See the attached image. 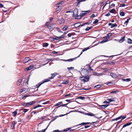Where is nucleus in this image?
Returning a JSON list of instances; mask_svg holds the SVG:
<instances>
[{
  "label": "nucleus",
  "mask_w": 132,
  "mask_h": 132,
  "mask_svg": "<svg viewBox=\"0 0 132 132\" xmlns=\"http://www.w3.org/2000/svg\"><path fill=\"white\" fill-rule=\"evenodd\" d=\"M51 38L52 39H53L54 40H58L60 39L59 37H52Z\"/></svg>",
  "instance_id": "obj_38"
},
{
  "label": "nucleus",
  "mask_w": 132,
  "mask_h": 132,
  "mask_svg": "<svg viewBox=\"0 0 132 132\" xmlns=\"http://www.w3.org/2000/svg\"><path fill=\"white\" fill-rule=\"evenodd\" d=\"M78 14V9H75L73 12V17L75 16V15H77Z\"/></svg>",
  "instance_id": "obj_7"
},
{
  "label": "nucleus",
  "mask_w": 132,
  "mask_h": 132,
  "mask_svg": "<svg viewBox=\"0 0 132 132\" xmlns=\"http://www.w3.org/2000/svg\"><path fill=\"white\" fill-rule=\"evenodd\" d=\"M106 103V104L100 105V106H101V107L103 108H106L107 106H108L109 105V102H108L106 101H105L103 102V103Z\"/></svg>",
  "instance_id": "obj_3"
},
{
  "label": "nucleus",
  "mask_w": 132,
  "mask_h": 132,
  "mask_svg": "<svg viewBox=\"0 0 132 132\" xmlns=\"http://www.w3.org/2000/svg\"><path fill=\"white\" fill-rule=\"evenodd\" d=\"M69 82L68 80L63 81L62 84H68Z\"/></svg>",
  "instance_id": "obj_31"
},
{
  "label": "nucleus",
  "mask_w": 132,
  "mask_h": 132,
  "mask_svg": "<svg viewBox=\"0 0 132 132\" xmlns=\"http://www.w3.org/2000/svg\"><path fill=\"white\" fill-rule=\"evenodd\" d=\"M48 45V44L47 43H45L44 45V46L45 47H47Z\"/></svg>",
  "instance_id": "obj_58"
},
{
  "label": "nucleus",
  "mask_w": 132,
  "mask_h": 132,
  "mask_svg": "<svg viewBox=\"0 0 132 132\" xmlns=\"http://www.w3.org/2000/svg\"><path fill=\"white\" fill-rule=\"evenodd\" d=\"M119 92V91L118 90H114L112 91H111L110 92V93H116V92Z\"/></svg>",
  "instance_id": "obj_48"
},
{
  "label": "nucleus",
  "mask_w": 132,
  "mask_h": 132,
  "mask_svg": "<svg viewBox=\"0 0 132 132\" xmlns=\"http://www.w3.org/2000/svg\"><path fill=\"white\" fill-rule=\"evenodd\" d=\"M50 81V80L48 79H44V80L41 82L37 84L35 86L36 88H39L43 84Z\"/></svg>",
  "instance_id": "obj_2"
},
{
  "label": "nucleus",
  "mask_w": 132,
  "mask_h": 132,
  "mask_svg": "<svg viewBox=\"0 0 132 132\" xmlns=\"http://www.w3.org/2000/svg\"><path fill=\"white\" fill-rule=\"evenodd\" d=\"M36 102L35 101H32L26 103L27 105H28L29 106H31L33 105Z\"/></svg>",
  "instance_id": "obj_9"
},
{
  "label": "nucleus",
  "mask_w": 132,
  "mask_h": 132,
  "mask_svg": "<svg viewBox=\"0 0 132 132\" xmlns=\"http://www.w3.org/2000/svg\"><path fill=\"white\" fill-rule=\"evenodd\" d=\"M110 75L113 78H116V75L112 73H110Z\"/></svg>",
  "instance_id": "obj_20"
},
{
  "label": "nucleus",
  "mask_w": 132,
  "mask_h": 132,
  "mask_svg": "<svg viewBox=\"0 0 132 132\" xmlns=\"http://www.w3.org/2000/svg\"><path fill=\"white\" fill-rule=\"evenodd\" d=\"M12 113L13 114V115L14 116H15L17 114V111H15L14 112H13Z\"/></svg>",
  "instance_id": "obj_40"
},
{
  "label": "nucleus",
  "mask_w": 132,
  "mask_h": 132,
  "mask_svg": "<svg viewBox=\"0 0 132 132\" xmlns=\"http://www.w3.org/2000/svg\"><path fill=\"white\" fill-rule=\"evenodd\" d=\"M30 76L29 75L28 76V78H27V80L26 83L27 84V85L28 84V82H29V79H30Z\"/></svg>",
  "instance_id": "obj_54"
},
{
  "label": "nucleus",
  "mask_w": 132,
  "mask_h": 132,
  "mask_svg": "<svg viewBox=\"0 0 132 132\" xmlns=\"http://www.w3.org/2000/svg\"><path fill=\"white\" fill-rule=\"evenodd\" d=\"M86 14V13L84 11H82L81 12L80 14V16H81L82 18L84 15Z\"/></svg>",
  "instance_id": "obj_10"
},
{
  "label": "nucleus",
  "mask_w": 132,
  "mask_h": 132,
  "mask_svg": "<svg viewBox=\"0 0 132 132\" xmlns=\"http://www.w3.org/2000/svg\"><path fill=\"white\" fill-rule=\"evenodd\" d=\"M31 60V59L29 57H26L22 61V62L23 63H26L28 62Z\"/></svg>",
  "instance_id": "obj_4"
},
{
  "label": "nucleus",
  "mask_w": 132,
  "mask_h": 132,
  "mask_svg": "<svg viewBox=\"0 0 132 132\" xmlns=\"http://www.w3.org/2000/svg\"><path fill=\"white\" fill-rule=\"evenodd\" d=\"M28 109H24L23 111L24 112L26 113L28 111Z\"/></svg>",
  "instance_id": "obj_63"
},
{
  "label": "nucleus",
  "mask_w": 132,
  "mask_h": 132,
  "mask_svg": "<svg viewBox=\"0 0 132 132\" xmlns=\"http://www.w3.org/2000/svg\"><path fill=\"white\" fill-rule=\"evenodd\" d=\"M33 65H30L29 67H28L26 68L25 69V70L26 71H27L29 70H30L32 68H33Z\"/></svg>",
  "instance_id": "obj_12"
},
{
  "label": "nucleus",
  "mask_w": 132,
  "mask_h": 132,
  "mask_svg": "<svg viewBox=\"0 0 132 132\" xmlns=\"http://www.w3.org/2000/svg\"><path fill=\"white\" fill-rule=\"evenodd\" d=\"M122 117V116H119V117L118 118H116V119H112V121H114L117 120H119V119H120Z\"/></svg>",
  "instance_id": "obj_16"
},
{
  "label": "nucleus",
  "mask_w": 132,
  "mask_h": 132,
  "mask_svg": "<svg viewBox=\"0 0 132 132\" xmlns=\"http://www.w3.org/2000/svg\"><path fill=\"white\" fill-rule=\"evenodd\" d=\"M125 13L124 12L122 11L120 12V15L121 16H123L125 15Z\"/></svg>",
  "instance_id": "obj_37"
},
{
  "label": "nucleus",
  "mask_w": 132,
  "mask_h": 132,
  "mask_svg": "<svg viewBox=\"0 0 132 132\" xmlns=\"http://www.w3.org/2000/svg\"><path fill=\"white\" fill-rule=\"evenodd\" d=\"M75 58L71 59H68L65 60V61H69V62H72V61L74 60Z\"/></svg>",
  "instance_id": "obj_39"
},
{
  "label": "nucleus",
  "mask_w": 132,
  "mask_h": 132,
  "mask_svg": "<svg viewBox=\"0 0 132 132\" xmlns=\"http://www.w3.org/2000/svg\"><path fill=\"white\" fill-rule=\"evenodd\" d=\"M56 30L57 31L59 32L60 33H62V32L61 31H60V29L58 27H56Z\"/></svg>",
  "instance_id": "obj_41"
},
{
  "label": "nucleus",
  "mask_w": 132,
  "mask_h": 132,
  "mask_svg": "<svg viewBox=\"0 0 132 132\" xmlns=\"http://www.w3.org/2000/svg\"><path fill=\"white\" fill-rule=\"evenodd\" d=\"M52 132H62V131L59 130L58 129H57L53 130Z\"/></svg>",
  "instance_id": "obj_46"
},
{
  "label": "nucleus",
  "mask_w": 132,
  "mask_h": 132,
  "mask_svg": "<svg viewBox=\"0 0 132 132\" xmlns=\"http://www.w3.org/2000/svg\"><path fill=\"white\" fill-rule=\"evenodd\" d=\"M122 80L123 81H126V82H128V81H131V79L130 78H127L126 79H122Z\"/></svg>",
  "instance_id": "obj_21"
},
{
  "label": "nucleus",
  "mask_w": 132,
  "mask_h": 132,
  "mask_svg": "<svg viewBox=\"0 0 132 132\" xmlns=\"http://www.w3.org/2000/svg\"><path fill=\"white\" fill-rule=\"evenodd\" d=\"M132 124V122H128L126 123L127 126H129Z\"/></svg>",
  "instance_id": "obj_59"
},
{
  "label": "nucleus",
  "mask_w": 132,
  "mask_h": 132,
  "mask_svg": "<svg viewBox=\"0 0 132 132\" xmlns=\"http://www.w3.org/2000/svg\"><path fill=\"white\" fill-rule=\"evenodd\" d=\"M101 85H98L94 87V88H99L101 87Z\"/></svg>",
  "instance_id": "obj_44"
},
{
  "label": "nucleus",
  "mask_w": 132,
  "mask_h": 132,
  "mask_svg": "<svg viewBox=\"0 0 132 132\" xmlns=\"http://www.w3.org/2000/svg\"><path fill=\"white\" fill-rule=\"evenodd\" d=\"M73 25L75 28H77L80 26V23H76L75 24Z\"/></svg>",
  "instance_id": "obj_15"
},
{
  "label": "nucleus",
  "mask_w": 132,
  "mask_h": 132,
  "mask_svg": "<svg viewBox=\"0 0 132 132\" xmlns=\"http://www.w3.org/2000/svg\"><path fill=\"white\" fill-rule=\"evenodd\" d=\"M91 123L87 122H82L80 124H79V125H76L75 126H77L80 125H88Z\"/></svg>",
  "instance_id": "obj_11"
},
{
  "label": "nucleus",
  "mask_w": 132,
  "mask_h": 132,
  "mask_svg": "<svg viewBox=\"0 0 132 132\" xmlns=\"http://www.w3.org/2000/svg\"><path fill=\"white\" fill-rule=\"evenodd\" d=\"M117 25L116 23H114L113 24H112V26L111 27V28H112L114 27H117Z\"/></svg>",
  "instance_id": "obj_29"
},
{
  "label": "nucleus",
  "mask_w": 132,
  "mask_h": 132,
  "mask_svg": "<svg viewBox=\"0 0 132 132\" xmlns=\"http://www.w3.org/2000/svg\"><path fill=\"white\" fill-rule=\"evenodd\" d=\"M76 16V17L75 18V19H79L82 18V17L80 16V14L79 15H78V14L77 15H75V17Z\"/></svg>",
  "instance_id": "obj_25"
},
{
  "label": "nucleus",
  "mask_w": 132,
  "mask_h": 132,
  "mask_svg": "<svg viewBox=\"0 0 132 132\" xmlns=\"http://www.w3.org/2000/svg\"><path fill=\"white\" fill-rule=\"evenodd\" d=\"M43 106L39 105V104H38L36 106L34 107V108L33 109H35L38 108L40 107H42Z\"/></svg>",
  "instance_id": "obj_27"
},
{
  "label": "nucleus",
  "mask_w": 132,
  "mask_h": 132,
  "mask_svg": "<svg viewBox=\"0 0 132 132\" xmlns=\"http://www.w3.org/2000/svg\"><path fill=\"white\" fill-rule=\"evenodd\" d=\"M49 125H48L45 129L42 130L41 132H45L46 131V130L47 129V128L49 126Z\"/></svg>",
  "instance_id": "obj_50"
},
{
  "label": "nucleus",
  "mask_w": 132,
  "mask_h": 132,
  "mask_svg": "<svg viewBox=\"0 0 132 132\" xmlns=\"http://www.w3.org/2000/svg\"><path fill=\"white\" fill-rule=\"evenodd\" d=\"M78 99H80L82 100H84L85 97L84 96H79L77 97Z\"/></svg>",
  "instance_id": "obj_32"
},
{
  "label": "nucleus",
  "mask_w": 132,
  "mask_h": 132,
  "mask_svg": "<svg viewBox=\"0 0 132 132\" xmlns=\"http://www.w3.org/2000/svg\"><path fill=\"white\" fill-rule=\"evenodd\" d=\"M77 129H78L77 130H80V131H82L85 130V128H82L81 127H78Z\"/></svg>",
  "instance_id": "obj_17"
},
{
  "label": "nucleus",
  "mask_w": 132,
  "mask_h": 132,
  "mask_svg": "<svg viewBox=\"0 0 132 132\" xmlns=\"http://www.w3.org/2000/svg\"><path fill=\"white\" fill-rule=\"evenodd\" d=\"M53 25V24H51L49 25L47 27L49 29H53V27H52V26Z\"/></svg>",
  "instance_id": "obj_19"
},
{
  "label": "nucleus",
  "mask_w": 132,
  "mask_h": 132,
  "mask_svg": "<svg viewBox=\"0 0 132 132\" xmlns=\"http://www.w3.org/2000/svg\"><path fill=\"white\" fill-rule=\"evenodd\" d=\"M108 40H107V39L104 40H103L102 41H101L100 42V43H101L102 44L106 42H108Z\"/></svg>",
  "instance_id": "obj_34"
},
{
  "label": "nucleus",
  "mask_w": 132,
  "mask_h": 132,
  "mask_svg": "<svg viewBox=\"0 0 132 132\" xmlns=\"http://www.w3.org/2000/svg\"><path fill=\"white\" fill-rule=\"evenodd\" d=\"M125 36H122V37L121 39H120V40H119V42L120 43H122L123 41L125 40Z\"/></svg>",
  "instance_id": "obj_13"
},
{
  "label": "nucleus",
  "mask_w": 132,
  "mask_h": 132,
  "mask_svg": "<svg viewBox=\"0 0 132 132\" xmlns=\"http://www.w3.org/2000/svg\"><path fill=\"white\" fill-rule=\"evenodd\" d=\"M86 1V0H80V1L78 2L77 3V6L78 7H80V3L81 2H85Z\"/></svg>",
  "instance_id": "obj_18"
},
{
  "label": "nucleus",
  "mask_w": 132,
  "mask_h": 132,
  "mask_svg": "<svg viewBox=\"0 0 132 132\" xmlns=\"http://www.w3.org/2000/svg\"><path fill=\"white\" fill-rule=\"evenodd\" d=\"M82 72L84 73L85 75H86L88 74L89 73V71L87 69H85Z\"/></svg>",
  "instance_id": "obj_14"
},
{
  "label": "nucleus",
  "mask_w": 132,
  "mask_h": 132,
  "mask_svg": "<svg viewBox=\"0 0 132 132\" xmlns=\"http://www.w3.org/2000/svg\"><path fill=\"white\" fill-rule=\"evenodd\" d=\"M131 19V18H129L127 19V20L125 21V22L124 23V24H126V25L127 26L128 24V23L129 22V20H130V19Z\"/></svg>",
  "instance_id": "obj_23"
},
{
  "label": "nucleus",
  "mask_w": 132,
  "mask_h": 132,
  "mask_svg": "<svg viewBox=\"0 0 132 132\" xmlns=\"http://www.w3.org/2000/svg\"><path fill=\"white\" fill-rule=\"evenodd\" d=\"M98 22V20L97 19L95 20L93 22V24H96Z\"/></svg>",
  "instance_id": "obj_43"
},
{
  "label": "nucleus",
  "mask_w": 132,
  "mask_h": 132,
  "mask_svg": "<svg viewBox=\"0 0 132 132\" xmlns=\"http://www.w3.org/2000/svg\"><path fill=\"white\" fill-rule=\"evenodd\" d=\"M62 103V102H60L54 105L55 106H58Z\"/></svg>",
  "instance_id": "obj_42"
},
{
  "label": "nucleus",
  "mask_w": 132,
  "mask_h": 132,
  "mask_svg": "<svg viewBox=\"0 0 132 132\" xmlns=\"http://www.w3.org/2000/svg\"><path fill=\"white\" fill-rule=\"evenodd\" d=\"M57 75V73H52L51 74V76L50 77H49L48 78V79L50 80V79H53Z\"/></svg>",
  "instance_id": "obj_8"
},
{
  "label": "nucleus",
  "mask_w": 132,
  "mask_h": 132,
  "mask_svg": "<svg viewBox=\"0 0 132 132\" xmlns=\"http://www.w3.org/2000/svg\"><path fill=\"white\" fill-rule=\"evenodd\" d=\"M17 123V122L15 121H12V125L11 127V128L12 129H14L15 125Z\"/></svg>",
  "instance_id": "obj_6"
},
{
  "label": "nucleus",
  "mask_w": 132,
  "mask_h": 132,
  "mask_svg": "<svg viewBox=\"0 0 132 132\" xmlns=\"http://www.w3.org/2000/svg\"><path fill=\"white\" fill-rule=\"evenodd\" d=\"M47 61H48V62L47 63H48L49 62H50V61H53V60H52L51 59H47Z\"/></svg>",
  "instance_id": "obj_60"
},
{
  "label": "nucleus",
  "mask_w": 132,
  "mask_h": 132,
  "mask_svg": "<svg viewBox=\"0 0 132 132\" xmlns=\"http://www.w3.org/2000/svg\"><path fill=\"white\" fill-rule=\"evenodd\" d=\"M68 104V103H67L66 104H62V105H60V106H66L67 107V108H69V107L67 106V105Z\"/></svg>",
  "instance_id": "obj_36"
},
{
  "label": "nucleus",
  "mask_w": 132,
  "mask_h": 132,
  "mask_svg": "<svg viewBox=\"0 0 132 132\" xmlns=\"http://www.w3.org/2000/svg\"><path fill=\"white\" fill-rule=\"evenodd\" d=\"M112 35V34L111 33H110L108 34L107 35L108 37L106 38V39H109L110 38V37Z\"/></svg>",
  "instance_id": "obj_22"
},
{
  "label": "nucleus",
  "mask_w": 132,
  "mask_h": 132,
  "mask_svg": "<svg viewBox=\"0 0 132 132\" xmlns=\"http://www.w3.org/2000/svg\"><path fill=\"white\" fill-rule=\"evenodd\" d=\"M25 88H22V89H21L20 90V93H22L23 92L25 91Z\"/></svg>",
  "instance_id": "obj_55"
},
{
  "label": "nucleus",
  "mask_w": 132,
  "mask_h": 132,
  "mask_svg": "<svg viewBox=\"0 0 132 132\" xmlns=\"http://www.w3.org/2000/svg\"><path fill=\"white\" fill-rule=\"evenodd\" d=\"M91 22L90 21H88L87 22L85 23V24H86L88 25L91 23Z\"/></svg>",
  "instance_id": "obj_64"
},
{
  "label": "nucleus",
  "mask_w": 132,
  "mask_h": 132,
  "mask_svg": "<svg viewBox=\"0 0 132 132\" xmlns=\"http://www.w3.org/2000/svg\"><path fill=\"white\" fill-rule=\"evenodd\" d=\"M116 11V10L114 9H112L110 10L109 11V12L110 13H114V12Z\"/></svg>",
  "instance_id": "obj_28"
},
{
  "label": "nucleus",
  "mask_w": 132,
  "mask_h": 132,
  "mask_svg": "<svg viewBox=\"0 0 132 132\" xmlns=\"http://www.w3.org/2000/svg\"><path fill=\"white\" fill-rule=\"evenodd\" d=\"M110 15V13L108 12V13L106 14L105 16H109Z\"/></svg>",
  "instance_id": "obj_62"
},
{
  "label": "nucleus",
  "mask_w": 132,
  "mask_h": 132,
  "mask_svg": "<svg viewBox=\"0 0 132 132\" xmlns=\"http://www.w3.org/2000/svg\"><path fill=\"white\" fill-rule=\"evenodd\" d=\"M93 27L92 26H91L90 27H88L87 26V28L85 29V30L86 31H88L89 30L93 28Z\"/></svg>",
  "instance_id": "obj_24"
},
{
  "label": "nucleus",
  "mask_w": 132,
  "mask_h": 132,
  "mask_svg": "<svg viewBox=\"0 0 132 132\" xmlns=\"http://www.w3.org/2000/svg\"><path fill=\"white\" fill-rule=\"evenodd\" d=\"M74 68L73 67H68L67 68V69L68 70H70L71 69H73Z\"/></svg>",
  "instance_id": "obj_61"
},
{
  "label": "nucleus",
  "mask_w": 132,
  "mask_h": 132,
  "mask_svg": "<svg viewBox=\"0 0 132 132\" xmlns=\"http://www.w3.org/2000/svg\"><path fill=\"white\" fill-rule=\"evenodd\" d=\"M57 5H56V6L58 7V9H59L58 10H57V9H56V11H59V12L61 10V7L60 6H59V5H57Z\"/></svg>",
  "instance_id": "obj_26"
},
{
  "label": "nucleus",
  "mask_w": 132,
  "mask_h": 132,
  "mask_svg": "<svg viewBox=\"0 0 132 132\" xmlns=\"http://www.w3.org/2000/svg\"><path fill=\"white\" fill-rule=\"evenodd\" d=\"M89 78L88 76L86 75L84 77H80V80L84 82H87L89 81Z\"/></svg>",
  "instance_id": "obj_1"
},
{
  "label": "nucleus",
  "mask_w": 132,
  "mask_h": 132,
  "mask_svg": "<svg viewBox=\"0 0 132 132\" xmlns=\"http://www.w3.org/2000/svg\"><path fill=\"white\" fill-rule=\"evenodd\" d=\"M64 1H61L60 2H59L58 3L56 4L57 6V5H59L60 4H63L64 3Z\"/></svg>",
  "instance_id": "obj_49"
},
{
  "label": "nucleus",
  "mask_w": 132,
  "mask_h": 132,
  "mask_svg": "<svg viewBox=\"0 0 132 132\" xmlns=\"http://www.w3.org/2000/svg\"><path fill=\"white\" fill-rule=\"evenodd\" d=\"M88 116H94L95 117V118H97L98 119H100L102 117L101 116V117H98V118L95 116V114L90 112H89L88 113Z\"/></svg>",
  "instance_id": "obj_5"
},
{
  "label": "nucleus",
  "mask_w": 132,
  "mask_h": 132,
  "mask_svg": "<svg viewBox=\"0 0 132 132\" xmlns=\"http://www.w3.org/2000/svg\"><path fill=\"white\" fill-rule=\"evenodd\" d=\"M90 48L89 47L85 48L84 49L82 50V52H84L85 51H87Z\"/></svg>",
  "instance_id": "obj_45"
},
{
  "label": "nucleus",
  "mask_w": 132,
  "mask_h": 132,
  "mask_svg": "<svg viewBox=\"0 0 132 132\" xmlns=\"http://www.w3.org/2000/svg\"><path fill=\"white\" fill-rule=\"evenodd\" d=\"M125 4H120V7H123L125 6Z\"/></svg>",
  "instance_id": "obj_57"
},
{
  "label": "nucleus",
  "mask_w": 132,
  "mask_h": 132,
  "mask_svg": "<svg viewBox=\"0 0 132 132\" xmlns=\"http://www.w3.org/2000/svg\"><path fill=\"white\" fill-rule=\"evenodd\" d=\"M64 33H65V32L62 35H61L60 36H59V38L60 39L64 38V36H63V35H64Z\"/></svg>",
  "instance_id": "obj_56"
},
{
  "label": "nucleus",
  "mask_w": 132,
  "mask_h": 132,
  "mask_svg": "<svg viewBox=\"0 0 132 132\" xmlns=\"http://www.w3.org/2000/svg\"><path fill=\"white\" fill-rule=\"evenodd\" d=\"M22 79H19V80H18V82H19L20 83V84H19L18 85H19L21 83L22 81Z\"/></svg>",
  "instance_id": "obj_52"
},
{
  "label": "nucleus",
  "mask_w": 132,
  "mask_h": 132,
  "mask_svg": "<svg viewBox=\"0 0 132 132\" xmlns=\"http://www.w3.org/2000/svg\"><path fill=\"white\" fill-rule=\"evenodd\" d=\"M71 128H68L65 129H64V130H62V131H62V132L67 131L70 130L71 129Z\"/></svg>",
  "instance_id": "obj_33"
},
{
  "label": "nucleus",
  "mask_w": 132,
  "mask_h": 132,
  "mask_svg": "<svg viewBox=\"0 0 132 132\" xmlns=\"http://www.w3.org/2000/svg\"><path fill=\"white\" fill-rule=\"evenodd\" d=\"M107 64H111V65H112V64L114 65V64H115V63L113 62H108L107 63Z\"/></svg>",
  "instance_id": "obj_51"
},
{
  "label": "nucleus",
  "mask_w": 132,
  "mask_h": 132,
  "mask_svg": "<svg viewBox=\"0 0 132 132\" xmlns=\"http://www.w3.org/2000/svg\"><path fill=\"white\" fill-rule=\"evenodd\" d=\"M68 26H65L63 28V29L64 30H66L68 28Z\"/></svg>",
  "instance_id": "obj_53"
},
{
  "label": "nucleus",
  "mask_w": 132,
  "mask_h": 132,
  "mask_svg": "<svg viewBox=\"0 0 132 132\" xmlns=\"http://www.w3.org/2000/svg\"><path fill=\"white\" fill-rule=\"evenodd\" d=\"M127 42L129 44H131L132 43V40L128 38L127 39Z\"/></svg>",
  "instance_id": "obj_30"
},
{
  "label": "nucleus",
  "mask_w": 132,
  "mask_h": 132,
  "mask_svg": "<svg viewBox=\"0 0 132 132\" xmlns=\"http://www.w3.org/2000/svg\"><path fill=\"white\" fill-rule=\"evenodd\" d=\"M107 100H108L109 101V103L110 102H111L113 101H114L113 99H109V98H107Z\"/></svg>",
  "instance_id": "obj_47"
},
{
  "label": "nucleus",
  "mask_w": 132,
  "mask_h": 132,
  "mask_svg": "<svg viewBox=\"0 0 132 132\" xmlns=\"http://www.w3.org/2000/svg\"><path fill=\"white\" fill-rule=\"evenodd\" d=\"M65 22V20H64L62 19H61L60 20V23H64Z\"/></svg>",
  "instance_id": "obj_35"
}]
</instances>
